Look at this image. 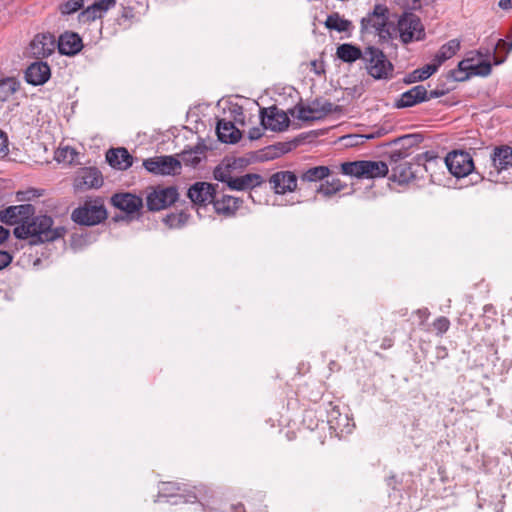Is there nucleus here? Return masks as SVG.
<instances>
[{
	"label": "nucleus",
	"instance_id": "c9c22d12",
	"mask_svg": "<svg viewBox=\"0 0 512 512\" xmlns=\"http://www.w3.org/2000/svg\"><path fill=\"white\" fill-rule=\"evenodd\" d=\"M19 89V82L15 78H6L0 81V100L5 101Z\"/></svg>",
	"mask_w": 512,
	"mask_h": 512
},
{
	"label": "nucleus",
	"instance_id": "c85d7f7f",
	"mask_svg": "<svg viewBox=\"0 0 512 512\" xmlns=\"http://www.w3.org/2000/svg\"><path fill=\"white\" fill-rule=\"evenodd\" d=\"M261 182L260 175L248 173L239 177H233L227 187L231 190L244 191L259 186Z\"/></svg>",
	"mask_w": 512,
	"mask_h": 512
},
{
	"label": "nucleus",
	"instance_id": "6e6552de",
	"mask_svg": "<svg viewBox=\"0 0 512 512\" xmlns=\"http://www.w3.org/2000/svg\"><path fill=\"white\" fill-rule=\"evenodd\" d=\"M445 164L452 175L462 178L469 175L473 168V160L468 152L452 151L445 158Z\"/></svg>",
	"mask_w": 512,
	"mask_h": 512
},
{
	"label": "nucleus",
	"instance_id": "de8ad7c7",
	"mask_svg": "<svg viewBox=\"0 0 512 512\" xmlns=\"http://www.w3.org/2000/svg\"><path fill=\"white\" fill-rule=\"evenodd\" d=\"M9 236V230L0 225V243L4 242Z\"/></svg>",
	"mask_w": 512,
	"mask_h": 512
},
{
	"label": "nucleus",
	"instance_id": "412c9836",
	"mask_svg": "<svg viewBox=\"0 0 512 512\" xmlns=\"http://www.w3.org/2000/svg\"><path fill=\"white\" fill-rule=\"evenodd\" d=\"M111 201L116 208L128 214L138 212L143 206L142 198L131 193L115 194Z\"/></svg>",
	"mask_w": 512,
	"mask_h": 512
},
{
	"label": "nucleus",
	"instance_id": "3c124183",
	"mask_svg": "<svg viewBox=\"0 0 512 512\" xmlns=\"http://www.w3.org/2000/svg\"><path fill=\"white\" fill-rule=\"evenodd\" d=\"M421 1H422V0H413V3H412V5H411V8H413V9L420 8V7H421Z\"/></svg>",
	"mask_w": 512,
	"mask_h": 512
},
{
	"label": "nucleus",
	"instance_id": "4c0bfd02",
	"mask_svg": "<svg viewBox=\"0 0 512 512\" xmlns=\"http://www.w3.org/2000/svg\"><path fill=\"white\" fill-rule=\"evenodd\" d=\"M438 68V65L433 61L432 63L413 71L411 76L414 81H422L433 75L438 70Z\"/></svg>",
	"mask_w": 512,
	"mask_h": 512
},
{
	"label": "nucleus",
	"instance_id": "4be33fe9",
	"mask_svg": "<svg viewBox=\"0 0 512 512\" xmlns=\"http://www.w3.org/2000/svg\"><path fill=\"white\" fill-rule=\"evenodd\" d=\"M57 47L63 55H75L83 47L82 39L77 33L65 32L60 35Z\"/></svg>",
	"mask_w": 512,
	"mask_h": 512
},
{
	"label": "nucleus",
	"instance_id": "b1692460",
	"mask_svg": "<svg viewBox=\"0 0 512 512\" xmlns=\"http://www.w3.org/2000/svg\"><path fill=\"white\" fill-rule=\"evenodd\" d=\"M427 100V90L423 85H417L401 94L396 102L398 108L414 106Z\"/></svg>",
	"mask_w": 512,
	"mask_h": 512
},
{
	"label": "nucleus",
	"instance_id": "aec40b11",
	"mask_svg": "<svg viewBox=\"0 0 512 512\" xmlns=\"http://www.w3.org/2000/svg\"><path fill=\"white\" fill-rule=\"evenodd\" d=\"M51 76V70L47 63L37 61L30 64L25 72V79L29 84L38 86L46 83Z\"/></svg>",
	"mask_w": 512,
	"mask_h": 512
},
{
	"label": "nucleus",
	"instance_id": "79ce46f5",
	"mask_svg": "<svg viewBox=\"0 0 512 512\" xmlns=\"http://www.w3.org/2000/svg\"><path fill=\"white\" fill-rule=\"evenodd\" d=\"M8 152V138L6 134L0 130V158L7 156Z\"/></svg>",
	"mask_w": 512,
	"mask_h": 512
},
{
	"label": "nucleus",
	"instance_id": "58836bf2",
	"mask_svg": "<svg viewBox=\"0 0 512 512\" xmlns=\"http://www.w3.org/2000/svg\"><path fill=\"white\" fill-rule=\"evenodd\" d=\"M84 5V0H68L62 3L59 7L62 14H72L79 9H81Z\"/></svg>",
	"mask_w": 512,
	"mask_h": 512
},
{
	"label": "nucleus",
	"instance_id": "0eeeda50",
	"mask_svg": "<svg viewBox=\"0 0 512 512\" xmlns=\"http://www.w3.org/2000/svg\"><path fill=\"white\" fill-rule=\"evenodd\" d=\"M333 111L334 105L331 102L315 100L306 106H296L291 110V114L302 121H314L324 118Z\"/></svg>",
	"mask_w": 512,
	"mask_h": 512
},
{
	"label": "nucleus",
	"instance_id": "6ab92c4d",
	"mask_svg": "<svg viewBox=\"0 0 512 512\" xmlns=\"http://www.w3.org/2000/svg\"><path fill=\"white\" fill-rule=\"evenodd\" d=\"M216 190L215 186L207 182H196L189 189L188 198L197 205L213 203Z\"/></svg>",
	"mask_w": 512,
	"mask_h": 512
},
{
	"label": "nucleus",
	"instance_id": "f3484780",
	"mask_svg": "<svg viewBox=\"0 0 512 512\" xmlns=\"http://www.w3.org/2000/svg\"><path fill=\"white\" fill-rule=\"evenodd\" d=\"M269 185L276 194L294 192L297 188V176L292 171H278L269 178Z\"/></svg>",
	"mask_w": 512,
	"mask_h": 512
},
{
	"label": "nucleus",
	"instance_id": "bb28decb",
	"mask_svg": "<svg viewBox=\"0 0 512 512\" xmlns=\"http://www.w3.org/2000/svg\"><path fill=\"white\" fill-rule=\"evenodd\" d=\"M216 132L218 138L224 143H237L241 139V132L231 121L221 119L217 123Z\"/></svg>",
	"mask_w": 512,
	"mask_h": 512
},
{
	"label": "nucleus",
	"instance_id": "473e14b6",
	"mask_svg": "<svg viewBox=\"0 0 512 512\" xmlns=\"http://www.w3.org/2000/svg\"><path fill=\"white\" fill-rule=\"evenodd\" d=\"M347 185L342 182L339 178H332L331 180H326L322 183L318 189L317 193L321 194L325 198H330L338 192L344 190Z\"/></svg>",
	"mask_w": 512,
	"mask_h": 512
},
{
	"label": "nucleus",
	"instance_id": "f704fd0d",
	"mask_svg": "<svg viewBox=\"0 0 512 512\" xmlns=\"http://www.w3.org/2000/svg\"><path fill=\"white\" fill-rule=\"evenodd\" d=\"M205 157V150L203 147L196 146L191 150L183 151L180 154V163L186 166L196 167Z\"/></svg>",
	"mask_w": 512,
	"mask_h": 512
},
{
	"label": "nucleus",
	"instance_id": "a18cd8bd",
	"mask_svg": "<svg viewBox=\"0 0 512 512\" xmlns=\"http://www.w3.org/2000/svg\"><path fill=\"white\" fill-rule=\"evenodd\" d=\"M12 261V256L6 251H0V270L8 266Z\"/></svg>",
	"mask_w": 512,
	"mask_h": 512
},
{
	"label": "nucleus",
	"instance_id": "49530a36",
	"mask_svg": "<svg viewBox=\"0 0 512 512\" xmlns=\"http://www.w3.org/2000/svg\"><path fill=\"white\" fill-rule=\"evenodd\" d=\"M416 314L419 316L421 322H424L428 319L430 313H429L428 309L424 308V309H418L416 311Z\"/></svg>",
	"mask_w": 512,
	"mask_h": 512
},
{
	"label": "nucleus",
	"instance_id": "a19ab883",
	"mask_svg": "<svg viewBox=\"0 0 512 512\" xmlns=\"http://www.w3.org/2000/svg\"><path fill=\"white\" fill-rule=\"evenodd\" d=\"M336 414L340 416L339 411H338L337 409H335V408H334V409H332V411H331V412H330V414H329V423L331 424V427H332V428H334L335 430H336V429H339V428H340V426H341V423H340V422H341V419L336 420V417H335V415H336ZM342 421H343V422L348 421L347 416L343 417V418H342Z\"/></svg>",
	"mask_w": 512,
	"mask_h": 512
},
{
	"label": "nucleus",
	"instance_id": "7c9ffc66",
	"mask_svg": "<svg viewBox=\"0 0 512 512\" xmlns=\"http://www.w3.org/2000/svg\"><path fill=\"white\" fill-rule=\"evenodd\" d=\"M459 49L460 41L458 39H452L441 46L433 61L440 67L443 62L452 58Z\"/></svg>",
	"mask_w": 512,
	"mask_h": 512
},
{
	"label": "nucleus",
	"instance_id": "f8f14e48",
	"mask_svg": "<svg viewBox=\"0 0 512 512\" xmlns=\"http://www.w3.org/2000/svg\"><path fill=\"white\" fill-rule=\"evenodd\" d=\"M391 176L390 180L399 184H407L415 178L411 164L402 161L405 158L401 151L392 152L391 156Z\"/></svg>",
	"mask_w": 512,
	"mask_h": 512
},
{
	"label": "nucleus",
	"instance_id": "8fccbe9b",
	"mask_svg": "<svg viewBox=\"0 0 512 512\" xmlns=\"http://www.w3.org/2000/svg\"><path fill=\"white\" fill-rule=\"evenodd\" d=\"M311 66L313 68V70L317 73V74H321V72L323 71L321 68H320V65L318 64L317 61H312L311 62Z\"/></svg>",
	"mask_w": 512,
	"mask_h": 512
},
{
	"label": "nucleus",
	"instance_id": "1a4fd4ad",
	"mask_svg": "<svg viewBox=\"0 0 512 512\" xmlns=\"http://www.w3.org/2000/svg\"><path fill=\"white\" fill-rule=\"evenodd\" d=\"M261 125L274 132H281L288 128L290 120L288 115L275 106L260 109Z\"/></svg>",
	"mask_w": 512,
	"mask_h": 512
},
{
	"label": "nucleus",
	"instance_id": "39448f33",
	"mask_svg": "<svg viewBox=\"0 0 512 512\" xmlns=\"http://www.w3.org/2000/svg\"><path fill=\"white\" fill-rule=\"evenodd\" d=\"M107 217L104 205L98 201L85 202L83 206L76 208L71 215L72 220L80 225H97Z\"/></svg>",
	"mask_w": 512,
	"mask_h": 512
},
{
	"label": "nucleus",
	"instance_id": "603ef678",
	"mask_svg": "<svg viewBox=\"0 0 512 512\" xmlns=\"http://www.w3.org/2000/svg\"><path fill=\"white\" fill-rule=\"evenodd\" d=\"M503 62H504V58H502V59H497V58L495 57V61H494V63H495L496 65H499V64H501V63H503Z\"/></svg>",
	"mask_w": 512,
	"mask_h": 512
},
{
	"label": "nucleus",
	"instance_id": "09e8293b",
	"mask_svg": "<svg viewBox=\"0 0 512 512\" xmlns=\"http://www.w3.org/2000/svg\"><path fill=\"white\" fill-rule=\"evenodd\" d=\"M499 6L502 9H508V8L512 7V0H500Z\"/></svg>",
	"mask_w": 512,
	"mask_h": 512
},
{
	"label": "nucleus",
	"instance_id": "ea45409f",
	"mask_svg": "<svg viewBox=\"0 0 512 512\" xmlns=\"http://www.w3.org/2000/svg\"><path fill=\"white\" fill-rule=\"evenodd\" d=\"M449 326L450 322L446 317H439L433 322L434 329L440 334L445 333Z\"/></svg>",
	"mask_w": 512,
	"mask_h": 512
},
{
	"label": "nucleus",
	"instance_id": "a211bd4d",
	"mask_svg": "<svg viewBox=\"0 0 512 512\" xmlns=\"http://www.w3.org/2000/svg\"><path fill=\"white\" fill-rule=\"evenodd\" d=\"M34 212V206L31 204L9 206L0 211V221L9 225L22 224L26 222Z\"/></svg>",
	"mask_w": 512,
	"mask_h": 512
},
{
	"label": "nucleus",
	"instance_id": "f257e3e1",
	"mask_svg": "<svg viewBox=\"0 0 512 512\" xmlns=\"http://www.w3.org/2000/svg\"><path fill=\"white\" fill-rule=\"evenodd\" d=\"M53 220L50 216L41 215L18 225L14 229V235L18 239L31 238V244L52 241L57 238V233L52 229Z\"/></svg>",
	"mask_w": 512,
	"mask_h": 512
},
{
	"label": "nucleus",
	"instance_id": "a878e982",
	"mask_svg": "<svg viewBox=\"0 0 512 512\" xmlns=\"http://www.w3.org/2000/svg\"><path fill=\"white\" fill-rule=\"evenodd\" d=\"M243 201L240 198L223 195L220 199H215L213 201V207L218 214H222L224 216H233L236 211L240 208Z\"/></svg>",
	"mask_w": 512,
	"mask_h": 512
},
{
	"label": "nucleus",
	"instance_id": "20e7f679",
	"mask_svg": "<svg viewBox=\"0 0 512 512\" xmlns=\"http://www.w3.org/2000/svg\"><path fill=\"white\" fill-rule=\"evenodd\" d=\"M388 8L384 5H375L373 11L364 17L361 21L362 32L375 34L381 40L391 38L390 27L388 25Z\"/></svg>",
	"mask_w": 512,
	"mask_h": 512
},
{
	"label": "nucleus",
	"instance_id": "7ed1b4c3",
	"mask_svg": "<svg viewBox=\"0 0 512 512\" xmlns=\"http://www.w3.org/2000/svg\"><path fill=\"white\" fill-rule=\"evenodd\" d=\"M363 61L369 75L375 79H388L393 75V65L379 49L369 46L364 49Z\"/></svg>",
	"mask_w": 512,
	"mask_h": 512
},
{
	"label": "nucleus",
	"instance_id": "5701e85b",
	"mask_svg": "<svg viewBox=\"0 0 512 512\" xmlns=\"http://www.w3.org/2000/svg\"><path fill=\"white\" fill-rule=\"evenodd\" d=\"M115 5L116 0H93V3L81 12L80 17L83 21H94Z\"/></svg>",
	"mask_w": 512,
	"mask_h": 512
},
{
	"label": "nucleus",
	"instance_id": "37998d69",
	"mask_svg": "<svg viewBox=\"0 0 512 512\" xmlns=\"http://www.w3.org/2000/svg\"><path fill=\"white\" fill-rule=\"evenodd\" d=\"M509 41H505L503 39H499L496 45V49H505L506 53L512 50V32L511 35L508 36Z\"/></svg>",
	"mask_w": 512,
	"mask_h": 512
},
{
	"label": "nucleus",
	"instance_id": "c756f323",
	"mask_svg": "<svg viewBox=\"0 0 512 512\" xmlns=\"http://www.w3.org/2000/svg\"><path fill=\"white\" fill-rule=\"evenodd\" d=\"M336 55L343 62L352 63L358 59L363 60L364 51H361L358 47L352 44L344 43L337 47Z\"/></svg>",
	"mask_w": 512,
	"mask_h": 512
},
{
	"label": "nucleus",
	"instance_id": "2eb2a0df",
	"mask_svg": "<svg viewBox=\"0 0 512 512\" xmlns=\"http://www.w3.org/2000/svg\"><path fill=\"white\" fill-rule=\"evenodd\" d=\"M56 39L50 33L37 34L29 45L30 54L37 58L50 56L56 49Z\"/></svg>",
	"mask_w": 512,
	"mask_h": 512
},
{
	"label": "nucleus",
	"instance_id": "72a5a7b5",
	"mask_svg": "<svg viewBox=\"0 0 512 512\" xmlns=\"http://www.w3.org/2000/svg\"><path fill=\"white\" fill-rule=\"evenodd\" d=\"M325 27L337 32H348L352 28V23L351 21L342 18L339 13L335 12L328 15L325 21Z\"/></svg>",
	"mask_w": 512,
	"mask_h": 512
},
{
	"label": "nucleus",
	"instance_id": "ddd939ff",
	"mask_svg": "<svg viewBox=\"0 0 512 512\" xmlns=\"http://www.w3.org/2000/svg\"><path fill=\"white\" fill-rule=\"evenodd\" d=\"M491 73V64L489 62L473 63V59H463L458 63L457 69L452 71L453 77L457 81H464L472 75L488 76Z\"/></svg>",
	"mask_w": 512,
	"mask_h": 512
},
{
	"label": "nucleus",
	"instance_id": "cd10ccee",
	"mask_svg": "<svg viewBox=\"0 0 512 512\" xmlns=\"http://www.w3.org/2000/svg\"><path fill=\"white\" fill-rule=\"evenodd\" d=\"M492 162L498 172L512 167V147L507 145L496 147L492 154Z\"/></svg>",
	"mask_w": 512,
	"mask_h": 512
},
{
	"label": "nucleus",
	"instance_id": "864d4df0",
	"mask_svg": "<svg viewBox=\"0 0 512 512\" xmlns=\"http://www.w3.org/2000/svg\"><path fill=\"white\" fill-rule=\"evenodd\" d=\"M236 512H244L243 506L240 505V506L236 507Z\"/></svg>",
	"mask_w": 512,
	"mask_h": 512
},
{
	"label": "nucleus",
	"instance_id": "4468645a",
	"mask_svg": "<svg viewBox=\"0 0 512 512\" xmlns=\"http://www.w3.org/2000/svg\"><path fill=\"white\" fill-rule=\"evenodd\" d=\"M196 492L185 494V488L177 482H165L162 484L160 489L161 493L167 497H181L185 502L193 503L197 499H201L204 497L208 489L201 485L199 487H195Z\"/></svg>",
	"mask_w": 512,
	"mask_h": 512
},
{
	"label": "nucleus",
	"instance_id": "9b49d317",
	"mask_svg": "<svg viewBox=\"0 0 512 512\" xmlns=\"http://www.w3.org/2000/svg\"><path fill=\"white\" fill-rule=\"evenodd\" d=\"M178 198L174 187L155 188L146 197L147 207L151 211H159L172 205Z\"/></svg>",
	"mask_w": 512,
	"mask_h": 512
},
{
	"label": "nucleus",
	"instance_id": "f03ea898",
	"mask_svg": "<svg viewBox=\"0 0 512 512\" xmlns=\"http://www.w3.org/2000/svg\"><path fill=\"white\" fill-rule=\"evenodd\" d=\"M340 171L344 175L358 179H374L385 177L389 167L383 161L358 160L341 163Z\"/></svg>",
	"mask_w": 512,
	"mask_h": 512
},
{
	"label": "nucleus",
	"instance_id": "9d476101",
	"mask_svg": "<svg viewBox=\"0 0 512 512\" xmlns=\"http://www.w3.org/2000/svg\"><path fill=\"white\" fill-rule=\"evenodd\" d=\"M147 171L156 175H173L181 169V163L173 156H157L144 160Z\"/></svg>",
	"mask_w": 512,
	"mask_h": 512
},
{
	"label": "nucleus",
	"instance_id": "423d86ee",
	"mask_svg": "<svg viewBox=\"0 0 512 512\" xmlns=\"http://www.w3.org/2000/svg\"><path fill=\"white\" fill-rule=\"evenodd\" d=\"M397 29L400 39L404 44H408L413 41H420L425 37V31L421 20L413 13H404L398 20Z\"/></svg>",
	"mask_w": 512,
	"mask_h": 512
},
{
	"label": "nucleus",
	"instance_id": "dca6fc26",
	"mask_svg": "<svg viewBox=\"0 0 512 512\" xmlns=\"http://www.w3.org/2000/svg\"><path fill=\"white\" fill-rule=\"evenodd\" d=\"M103 184L100 171L93 167H84L78 170L74 179V187L77 190L96 189Z\"/></svg>",
	"mask_w": 512,
	"mask_h": 512
},
{
	"label": "nucleus",
	"instance_id": "2f4dec72",
	"mask_svg": "<svg viewBox=\"0 0 512 512\" xmlns=\"http://www.w3.org/2000/svg\"><path fill=\"white\" fill-rule=\"evenodd\" d=\"M331 175V170L328 166H314L304 170L300 174V179L303 182H318L328 178Z\"/></svg>",
	"mask_w": 512,
	"mask_h": 512
},
{
	"label": "nucleus",
	"instance_id": "393cba45",
	"mask_svg": "<svg viewBox=\"0 0 512 512\" xmlns=\"http://www.w3.org/2000/svg\"><path fill=\"white\" fill-rule=\"evenodd\" d=\"M106 160L112 167L119 170H126L133 163V157L125 148L110 149L106 154Z\"/></svg>",
	"mask_w": 512,
	"mask_h": 512
},
{
	"label": "nucleus",
	"instance_id": "c03bdc74",
	"mask_svg": "<svg viewBox=\"0 0 512 512\" xmlns=\"http://www.w3.org/2000/svg\"><path fill=\"white\" fill-rule=\"evenodd\" d=\"M265 128L261 125L260 127H253L248 132V137L250 140H257L262 137L263 130Z\"/></svg>",
	"mask_w": 512,
	"mask_h": 512
},
{
	"label": "nucleus",
	"instance_id": "e433bc0d",
	"mask_svg": "<svg viewBox=\"0 0 512 512\" xmlns=\"http://www.w3.org/2000/svg\"><path fill=\"white\" fill-rule=\"evenodd\" d=\"M213 175L216 180L228 186L233 178L231 165L221 163L214 169Z\"/></svg>",
	"mask_w": 512,
	"mask_h": 512
}]
</instances>
